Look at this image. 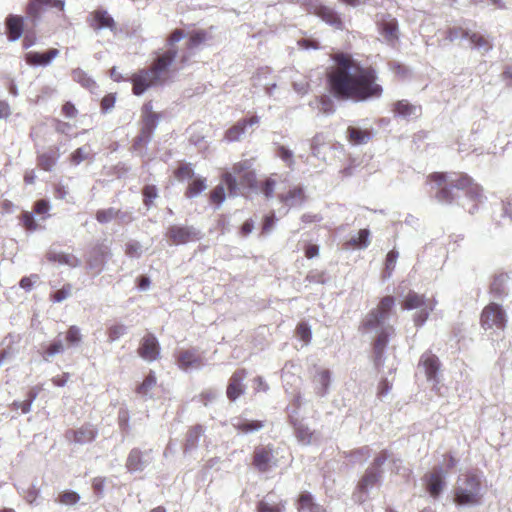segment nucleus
<instances>
[{
	"label": "nucleus",
	"instance_id": "6ab92c4d",
	"mask_svg": "<svg viewBox=\"0 0 512 512\" xmlns=\"http://www.w3.org/2000/svg\"><path fill=\"white\" fill-rule=\"evenodd\" d=\"M313 13L332 27L336 29H342V20L334 8L323 4H318L314 7Z\"/></svg>",
	"mask_w": 512,
	"mask_h": 512
},
{
	"label": "nucleus",
	"instance_id": "09e8293b",
	"mask_svg": "<svg viewBox=\"0 0 512 512\" xmlns=\"http://www.w3.org/2000/svg\"><path fill=\"white\" fill-rule=\"evenodd\" d=\"M116 217L117 209L112 207L108 209L98 210L96 213V219L101 224L109 223L110 221L116 219Z\"/></svg>",
	"mask_w": 512,
	"mask_h": 512
},
{
	"label": "nucleus",
	"instance_id": "7ed1b4c3",
	"mask_svg": "<svg viewBox=\"0 0 512 512\" xmlns=\"http://www.w3.org/2000/svg\"><path fill=\"white\" fill-rule=\"evenodd\" d=\"M428 179L434 182L437 187H440L435 198L441 204L453 203L459 197L460 191H465L466 197L473 202L467 210L470 214H474L478 210V205L485 199L482 188L475 184L473 179L467 174L436 172L431 174Z\"/></svg>",
	"mask_w": 512,
	"mask_h": 512
},
{
	"label": "nucleus",
	"instance_id": "0e129e2a",
	"mask_svg": "<svg viewBox=\"0 0 512 512\" xmlns=\"http://www.w3.org/2000/svg\"><path fill=\"white\" fill-rule=\"evenodd\" d=\"M324 142V136L321 133L316 134L310 142L311 153L314 157L320 158V146Z\"/></svg>",
	"mask_w": 512,
	"mask_h": 512
},
{
	"label": "nucleus",
	"instance_id": "423d86ee",
	"mask_svg": "<svg viewBox=\"0 0 512 512\" xmlns=\"http://www.w3.org/2000/svg\"><path fill=\"white\" fill-rule=\"evenodd\" d=\"M166 237L173 244L181 245L201 239L202 234L201 231L194 226L171 225L166 231Z\"/></svg>",
	"mask_w": 512,
	"mask_h": 512
},
{
	"label": "nucleus",
	"instance_id": "e433bc0d",
	"mask_svg": "<svg viewBox=\"0 0 512 512\" xmlns=\"http://www.w3.org/2000/svg\"><path fill=\"white\" fill-rule=\"evenodd\" d=\"M48 259L53 262H59L60 264L69 265L71 267H77L81 264V260L72 254L66 253H54L48 254Z\"/></svg>",
	"mask_w": 512,
	"mask_h": 512
},
{
	"label": "nucleus",
	"instance_id": "cd10ccee",
	"mask_svg": "<svg viewBox=\"0 0 512 512\" xmlns=\"http://www.w3.org/2000/svg\"><path fill=\"white\" fill-rule=\"evenodd\" d=\"M298 512H326L319 504L314 503L313 497L308 492H303L298 498Z\"/></svg>",
	"mask_w": 512,
	"mask_h": 512
},
{
	"label": "nucleus",
	"instance_id": "13d9d810",
	"mask_svg": "<svg viewBox=\"0 0 512 512\" xmlns=\"http://www.w3.org/2000/svg\"><path fill=\"white\" fill-rule=\"evenodd\" d=\"M125 253L130 258H140L142 255V245L137 241H130L125 246Z\"/></svg>",
	"mask_w": 512,
	"mask_h": 512
},
{
	"label": "nucleus",
	"instance_id": "bf43d9fd",
	"mask_svg": "<svg viewBox=\"0 0 512 512\" xmlns=\"http://www.w3.org/2000/svg\"><path fill=\"white\" fill-rule=\"evenodd\" d=\"M127 332V327L123 324H116L109 328L108 330V339L110 342H114L118 340L121 336L125 335Z\"/></svg>",
	"mask_w": 512,
	"mask_h": 512
},
{
	"label": "nucleus",
	"instance_id": "aec40b11",
	"mask_svg": "<svg viewBox=\"0 0 512 512\" xmlns=\"http://www.w3.org/2000/svg\"><path fill=\"white\" fill-rule=\"evenodd\" d=\"M278 198L280 202L289 208L301 206L306 198L304 187L293 186L286 193L279 194Z\"/></svg>",
	"mask_w": 512,
	"mask_h": 512
},
{
	"label": "nucleus",
	"instance_id": "20e7f679",
	"mask_svg": "<svg viewBox=\"0 0 512 512\" xmlns=\"http://www.w3.org/2000/svg\"><path fill=\"white\" fill-rule=\"evenodd\" d=\"M177 56L175 48H168L167 51L158 55L149 69H142L133 75V93L137 96L142 95L150 86L156 84L173 63Z\"/></svg>",
	"mask_w": 512,
	"mask_h": 512
},
{
	"label": "nucleus",
	"instance_id": "8fccbe9b",
	"mask_svg": "<svg viewBox=\"0 0 512 512\" xmlns=\"http://www.w3.org/2000/svg\"><path fill=\"white\" fill-rule=\"evenodd\" d=\"M369 236L370 232L368 229H361L358 232L357 237H353L350 239V243L359 248H366L370 243Z\"/></svg>",
	"mask_w": 512,
	"mask_h": 512
},
{
	"label": "nucleus",
	"instance_id": "5701e85b",
	"mask_svg": "<svg viewBox=\"0 0 512 512\" xmlns=\"http://www.w3.org/2000/svg\"><path fill=\"white\" fill-rule=\"evenodd\" d=\"M380 33L388 43H394L398 40V22L390 15L382 18L379 23Z\"/></svg>",
	"mask_w": 512,
	"mask_h": 512
},
{
	"label": "nucleus",
	"instance_id": "a18cd8bd",
	"mask_svg": "<svg viewBox=\"0 0 512 512\" xmlns=\"http://www.w3.org/2000/svg\"><path fill=\"white\" fill-rule=\"evenodd\" d=\"M80 495L72 490H66L59 494L58 502L62 505L72 506L79 502Z\"/></svg>",
	"mask_w": 512,
	"mask_h": 512
},
{
	"label": "nucleus",
	"instance_id": "1a4fd4ad",
	"mask_svg": "<svg viewBox=\"0 0 512 512\" xmlns=\"http://www.w3.org/2000/svg\"><path fill=\"white\" fill-rule=\"evenodd\" d=\"M159 124V115L150 112L143 117V125L140 134L135 138L133 148L138 151L142 144L147 145L153 136L155 129Z\"/></svg>",
	"mask_w": 512,
	"mask_h": 512
},
{
	"label": "nucleus",
	"instance_id": "473e14b6",
	"mask_svg": "<svg viewBox=\"0 0 512 512\" xmlns=\"http://www.w3.org/2000/svg\"><path fill=\"white\" fill-rule=\"evenodd\" d=\"M72 433L76 443L86 444L95 438L97 430L92 425L87 424L73 431Z\"/></svg>",
	"mask_w": 512,
	"mask_h": 512
},
{
	"label": "nucleus",
	"instance_id": "f03ea898",
	"mask_svg": "<svg viewBox=\"0 0 512 512\" xmlns=\"http://www.w3.org/2000/svg\"><path fill=\"white\" fill-rule=\"evenodd\" d=\"M394 306L393 296L383 297L378 306L366 315L361 325L364 333L373 335L374 364L377 368L384 364L385 349L395 332L394 327L389 323Z\"/></svg>",
	"mask_w": 512,
	"mask_h": 512
},
{
	"label": "nucleus",
	"instance_id": "37998d69",
	"mask_svg": "<svg viewBox=\"0 0 512 512\" xmlns=\"http://www.w3.org/2000/svg\"><path fill=\"white\" fill-rule=\"evenodd\" d=\"M206 187H207L206 180L204 178H197L189 184V186L187 188L186 196L188 198L197 197L199 194H201L206 189Z\"/></svg>",
	"mask_w": 512,
	"mask_h": 512
},
{
	"label": "nucleus",
	"instance_id": "a19ab883",
	"mask_svg": "<svg viewBox=\"0 0 512 512\" xmlns=\"http://www.w3.org/2000/svg\"><path fill=\"white\" fill-rule=\"evenodd\" d=\"M156 385V376L153 371H150L149 374L145 377L143 382L137 387L136 393L140 396L146 397L149 395V392Z\"/></svg>",
	"mask_w": 512,
	"mask_h": 512
},
{
	"label": "nucleus",
	"instance_id": "f257e3e1",
	"mask_svg": "<svg viewBox=\"0 0 512 512\" xmlns=\"http://www.w3.org/2000/svg\"><path fill=\"white\" fill-rule=\"evenodd\" d=\"M332 59L334 64L328 70L327 83L334 98L355 103L381 98L383 87L378 83L375 68L365 67L344 53H336Z\"/></svg>",
	"mask_w": 512,
	"mask_h": 512
},
{
	"label": "nucleus",
	"instance_id": "5fc2aeb1",
	"mask_svg": "<svg viewBox=\"0 0 512 512\" xmlns=\"http://www.w3.org/2000/svg\"><path fill=\"white\" fill-rule=\"evenodd\" d=\"M294 368H296V366L290 362H287L284 365V367L282 369L281 377L286 384H293L297 381L298 377L292 371V369H294Z\"/></svg>",
	"mask_w": 512,
	"mask_h": 512
},
{
	"label": "nucleus",
	"instance_id": "c85d7f7f",
	"mask_svg": "<svg viewBox=\"0 0 512 512\" xmlns=\"http://www.w3.org/2000/svg\"><path fill=\"white\" fill-rule=\"evenodd\" d=\"M60 155L57 149H50L47 152L39 154L37 157V164L45 171H52L56 165Z\"/></svg>",
	"mask_w": 512,
	"mask_h": 512
},
{
	"label": "nucleus",
	"instance_id": "c03bdc74",
	"mask_svg": "<svg viewBox=\"0 0 512 512\" xmlns=\"http://www.w3.org/2000/svg\"><path fill=\"white\" fill-rule=\"evenodd\" d=\"M276 154L287 165V167L294 169L295 160L292 150L283 145H279L277 147Z\"/></svg>",
	"mask_w": 512,
	"mask_h": 512
},
{
	"label": "nucleus",
	"instance_id": "72a5a7b5",
	"mask_svg": "<svg viewBox=\"0 0 512 512\" xmlns=\"http://www.w3.org/2000/svg\"><path fill=\"white\" fill-rule=\"evenodd\" d=\"M233 426L242 434H249L260 430L263 424L259 421H251L245 418H234Z\"/></svg>",
	"mask_w": 512,
	"mask_h": 512
},
{
	"label": "nucleus",
	"instance_id": "c9c22d12",
	"mask_svg": "<svg viewBox=\"0 0 512 512\" xmlns=\"http://www.w3.org/2000/svg\"><path fill=\"white\" fill-rule=\"evenodd\" d=\"M65 351V345L61 338L54 339L42 353L44 361L49 362L50 359L58 354H62Z\"/></svg>",
	"mask_w": 512,
	"mask_h": 512
},
{
	"label": "nucleus",
	"instance_id": "f8f14e48",
	"mask_svg": "<svg viewBox=\"0 0 512 512\" xmlns=\"http://www.w3.org/2000/svg\"><path fill=\"white\" fill-rule=\"evenodd\" d=\"M176 361L178 367L184 371L200 370L206 365L204 358L195 349L178 352Z\"/></svg>",
	"mask_w": 512,
	"mask_h": 512
},
{
	"label": "nucleus",
	"instance_id": "7c9ffc66",
	"mask_svg": "<svg viewBox=\"0 0 512 512\" xmlns=\"http://www.w3.org/2000/svg\"><path fill=\"white\" fill-rule=\"evenodd\" d=\"M106 263V257L104 251L99 248L95 249L90 255L87 261V268L95 274H99Z\"/></svg>",
	"mask_w": 512,
	"mask_h": 512
},
{
	"label": "nucleus",
	"instance_id": "de8ad7c7",
	"mask_svg": "<svg viewBox=\"0 0 512 512\" xmlns=\"http://www.w3.org/2000/svg\"><path fill=\"white\" fill-rule=\"evenodd\" d=\"M91 152V148L89 145H84L82 147L77 148L71 154V162L74 165H79L81 162L86 160Z\"/></svg>",
	"mask_w": 512,
	"mask_h": 512
},
{
	"label": "nucleus",
	"instance_id": "393cba45",
	"mask_svg": "<svg viewBox=\"0 0 512 512\" xmlns=\"http://www.w3.org/2000/svg\"><path fill=\"white\" fill-rule=\"evenodd\" d=\"M444 479L445 473L441 467L435 468L427 476V489L431 496L437 497L440 494L445 485Z\"/></svg>",
	"mask_w": 512,
	"mask_h": 512
},
{
	"label": "nucleus",
	"instance_id": "c756f323",
	"mask_svg": "<svg viewBox=\"0 0 512 512\" xmlns=\"http://www.w3.org/2000/svg\"><path fill=\"white\" fill-rule=\"evenodd\" d=\"M427 304L424 295H420L414 291H409L402 302V308L404 310L421 309Z\"/></svg>",
	"mask_w": 512,
	"mask_h": 512
},
{
	"label": "nucleus",
	"instance_id": "39448f33",
	"mask_svg": "<svg viewBox=\"0 0 512 512\" xmlns=\"http://www.w3.org/2000/svg\"><path fill=\"white\" fill-rule=\"evenodd\" d=\"M483 496L480 478L475 474L461 475L454 489V501L458 505L475 506Z\"/></svg>",
	"mask_w": 512,
	"mask_h": 512
},
{
	"label": "nucleus",
	"instance_id": "9b49d317",
	"mask_svg": "<svg viewBox=\"0 0 512 512\" xmlns=\"http://www.w3.org/2000/svg\"><path fill=\"white\" fill-rule=\"evenodd\" d=\"M64 7V0H31L27 7V16L35 25L46 8H56L62 11Z\"/></svg>",
	"mask_w": 512,
	"mask_h": 512
},
{
	"label": "nucleus",
	"instance_id": "b1692460",
	"mask_svg": "<svg viewBox=\"0 0 512 512\" xmlns=\"http://www.w3.org/2000/svg\"><path fill=\"white\" fill-rule=\"evenodd\" d=\"M470 48L478 51L481 55H485L493 49L492 40L483 34L472 31L468 37Z\"/></svg>",
	"mask_w": 512,
	"mask_h": 512
},
{
	"label": "nucleus",
	"instance_id": "3c124183",
	"mask_svg": "<svg viewBox=\"0 0 512 512\" xmlns=\"http://www.w3.org/2000/svg\"><path fill=\"white\" fill-rule=\"evenodd\" d=\"M433 308L434 307L432 305H426L425 307L418 309L413 318L414 324L417 327H421L422 325H424Z\"/></svg>",
	"mask_w": 512,
	"mask_h": 512
},
{
	"label": "nucleus",
	"instance_id": "dca6fc26",
	"mask_svg": "<svg viewBox=\"0 0 512 512\" xmlns=\"http://www.w3.org/2000/svg\"><path fill=\"white\" fill-rule=\"evenodd\" d=\"M59 50L50 48L46 52L30 51L25 54V61L34 67H46L59 55Z\"/></svg>",
	"mask_w": 512,
	"mask_h": 512
},
{
	"label": "nucleus",
	"instance_id": "4c0bfd02",
	"mask_svg": "<svg viewBox=\"0 0 512 512\" xmlns=\"http://www.w3.org/2000/svg\"><path fill=\"white\" fill-rule=\"evenodd\" d=\"M37 395H38V391L36 388L30 389L26 395V398L23 401H14L13 402L12 405L14 407V410L17 411L20 409L21 413H23V414L29 413L32 402L36 399Z\"/></svg>",
	"mask_w": 512,
	"mask_h": 512
},
{
	"label": "nucleus",
	"instance_id": "a878e982",
	"mask_svg": "<svg viewBox=\"0 0 512 512\" xmlns=\"http://www.w3.org/2000/svg\"><path fill=\"white\" fill-rule=\"evenodd\" d=\"M331 384V372L328 369H320L313 377L314 390L317 395L323 397L328 393Z\"/></svg>",
	"mask_w": 512,
	"mask_h": 512
},
{
	"label": "nucleus",
	"instance_id": "ea45409f",
	"mask_svg": "<svg viewBox=\"0 0 512 512\" xmlns=\"http://www.w3.org/2000/svg\"><path fill=\"white\" fill-rule=\"evenodd\" d=\"M83 336L81 334V330L78 326L72 325L69 327L65 334V341L67 343V347H78L82 342Z\"/></svg>",
	"mask_w": 512,
	"mask_h": 512
},
{
	"label": "nucleus",
	"instance_id": "6e6552de",
	"mask_svg": "<svg viewBox=\"0 0 512 512\" xmlns=\"http://www.w3.org/2000/svg\"><path fill=\"white\" fill-rule=\"evenodd\" d=\"M253 465L259 472H268L278 466L274 450L270 446H258L254 450Z\"/></svg>",
	"mask_w": 512,
	"mask_h": 512
},
{
	"label": "nucleus",
	"instance_id": "6e6d98bb",
	"mask_svg": "<svg viewBox=\"0 0 512 512\" xmlns=\"http://www.w3.org/2000/svg\"><path fill=\"white\" fill-rule=\"evenodd\" d=\"M296 333L304 343L308 344L311 341L312 331L311 327L307 323H299L296 327Z\"/></svg>",
	"mask_w": 512,
	"mask_h": 512
},
{
	"label": "nucleus",
	"instance_id": "052dcab7",
	"mask_svg": "<svg viewBox=\"0 0 512 512\" xmlns=\"http://www.w3.org/2000/svg\"><path fill=\"white\" fill-rule=\"evenodd\" d=\"M504 281L505 279L503 275L495 277L491 283V293H493L495 296L503 295L505 293Z\"/></svg>",
	"mask_w": 512,
	"mask_h": 512
},
{
	"label": "nucleus",
	"instance_id": "ddd939ff",
	"mask_svg": "<svg viewBox=\"0 0 512 512\" xmlns=\"http://www.w3.org/2000/svg\"><path fill=\"white\" fill-rule=\"evenodd\" d=\"M246 377L247 372L245 369H238L231 375L226 389V395L230 401H236L245 393L246 386L244 385V380Z\"/></svg>",
	"mask_w": 512,
	"mask_h": 512
},
{
	"label": "nucleus",
	"instance_id": "603ef678",
	"mask_svg": "<svg viewBox=\"0 0 512 512\" xmlns=\"http://www.w3.org/2000/svg\"><path fill=\"white\" fill-rule=\"evenodd\" d=\"M223 183H224V185L226 186V188L228 190L229 196H236L237 195L238 184H237L236 177L232 173L226 172L223 175Z\"/></svg>",
	"mask_w": 512,
	"mask_h": 512
},
{
	"label": "nucleus",
	"instance_id": "4be33fe9",
	"mask_svg": "<svg viewBox=\"0 0 512 512\" xmlns=\"http://www.w3.org/2000/svg\"><path fill=\"white\" fill-rule=\"evenodd\" d=\"M392 112L395 117H401L404 119H412L420 116L421 108L413 105L407 100H399L393 104Z\"/></svg>",
	"mask_w": 512,
	"mask_h": 512
},
{
	"label": "nucleus",
	"instance_id": "bb28decb",
	"mask_svg": "<svg viewBox=\"0 0 512 512\" xmlns=\"http://www.w3.org/2000/svg\"><path fill=\"white\" fill-rule=\"evenodd\" d=\"M471 21L462 20L458 26L449 27L446 30V39L450 42H454L456 40H468L471 29L469 27Z\"/></svg>",
	"mask_w": 512,
	"mask_h": 512
},
{
	"label": "nucleus",
	"instance_id": "58836bf2",
	"mask_svg": "<svg viewBox=\"0 0 512 512\" xmlns=\"http://www.w3.org/2000/svg\"><path fill=\"white\" fill-rule=\"evenodd\" d=\"M286 502H270L269 500H262L257 505V512H285Z\"/></svg>",
	"mask_w": 512,
	"mask_h": 512
},
{
	"label": "nucleus",
	"instance_id": "f3484780",
	"mask_svg": "<svg viewBox=\"0 0 512 512\" xmlns=\"http://www.w3.org/2000/svg\"><path fill=\"white\" fill-rule=\"evenodd\" d=\"M379 480V473L375 469H370L360 480L357 491L354 493L355 500L364 502L371 488H373Z\"/></svg>",
	"mask_w": 512,
	"mask_h": 512
},
{
	"label": "nucleus",
	"instance_id": "a211bd4d",
	"mask_svg": "<svg viewBox=\"0 0 512 512\" xmlns=\"http://www.w3.org/2000/svg\"><path fill=\"white\" fill-rule=\"evenodd\" d=\"M7 38L15 42L21 38L24 31V18L19 15L9 14L5 19Z\"/></svg>",
	"mask_w": 512,
	"mask_h": 512
},
{
	"label": "nucleus",
	"instance_id": "338daca9",
	"mask_svg": "<svg viewBox=\"0 0 512 512\" xmlns=\"http://www.w3.org/2000/svg\"><path fill=\"white\" fill-rule=\"evenodd\" d=\"M292 87L297 94L304 96L308 93L310 85L307 80L301 79L294 80L292 83Z\"/></svg>",
	"mask_w": 512,
	"mask_h": 512
},
{
	"label": "nucleus",
	"instance_id": "79ce46f5",
	"mask_svg": "<svg viewBox=\"0 0 512 512\" xmlns=\"http://www.w3.org/2000/svg\"><path fill=\"white\" fill-rule=\"evenodd\" d=\"M293 425L296 430V436L302 444L308 445L313 442V440H314L313 432H311L307 427H304L301 423L294 422Z\"/></svg>",
	"mask_w": 512,
	"mask_h": 512
},
{
	"label": "nucleus",
	"instance_id": "e2e57ef3",
	"mask_svg": "<svg viewBox=\"0 0 512 512\" xmlns=\"http://www.w3.org/2000/svg\"><path fill=\"white\" fill-rule=\"evenodd\" d=\"M178 180L191 179L194 176V171L191 164H184L180 166L175 172Z\"/></svg>",
	"mask_w": 512,
	"mask_h": 512
},
{
	"label": "nucleus",
	"instance_id": "9d476101",
	"mask_svg": "<svg viewBox=\"0 0 512 512\" xmlns=\"http://www.w3.org/2000/svg\"><path fill=\"white\" fill-rule=\"evenodd\" d=\"M418 368L423 369L427 381L433 384V388H436L440 382V361L438 357L430 352H425L420 358Z\"/></svg>",
	"mask_w": 512,
	"mask_h": 512
},
{
	"label": "nucleus",
	"instance_id": "2f4dec72",
	"mask_svg": "<svg viewBox=\"0 0 512 512\" xmlns=\"http://www.w3.org/2000/svg\"><path fill=\"white\" fill-rule=\"evenodd\" d=\"M347 135L349 141L353 145L366 144L371 139V133L367 130H363L359 127L350 126L347 128Z\"/></svg>",
	"mask_w": 512,
	"mask_h": 512
},
{
	"label": "nucleus",
	"instance_id": "4d7b16f0",
	"mask_svg": "<svg viewBox=\"0 0 512 512\" xmlns=\"http://www.w3.org/2000/svg\"><path fill=\"white\" fill-rule=\"evenodd\" d=\"M207 38V33L204 30H199L194 32L187 41V46L189 49H194L203 43Z\"/></svg>",
	"mask_w": 512,
	"mask_h": 512
},
{
	"label": "nucleus",
	"instance_id": "2eb2a0df",
	"mask_svg": "<svg viewBox=\"0 0 512 512\" xmlns=\"http://www.w3.org/2000/svg\"><path fill=\"white\" fill-rule=\"evenodd\" d=\"M87 23L94 31L102 29L114 31L116 28L113 17L104 9H97L91 12L87 18Z\"/></svg>",
	"mask_w": 512,
	"mask_h": 512
},
{
	"label": "nucleus",
	"instance_id": "0eeeda50",
	"mask_svg": "<svg viewBox=\"0 0 512 512\" xmlns=\"http://www.w3.org/2000/svg\"><path fill=\"white\" fill-rule=\"evenodd\" d=\"M506 324V315L501 305L491 303L486 306L481 315V325L484 329H503Z\"/></svg>",
	"mask_w": 512,
	"mask_h": 512
},
{
	"label": "nucleus",
	"instance_id": "412c9836",
	"mask_svg": "<svg viewBox=\"0 0 512 512\" xmlns=\"http://www.w3.org/2000/svg\"><path fill=\"white\" fill-rule=\"evenodd\" d=\"M258 123V116H252L250 119H241L225 132V139L229 142L238 141L245 133L248 126H253Z\"/></svg>",
	"mask_w": 512,
	"mask_h": 512
},
{
	"label": "nucleus",
	"instance_id": "680f3d73",
	"mask_svg": "<svg viewBox=\"0 0 512 512\" xmlns=\"http://www.w3.org/2000/svg\"><path fill=\"white\" fill-rule=\"evenodd\" d=\"M398 256H399V253L395 249L388 252V254L386 256V263H385V271L387 273V277L391 276V272L395 267Z\"/></svg>",
	"mask_w": 512,
	"mask_h": 512
},
{
	"label": "nucleus",
	"instance_id": "774afa93",
	"mask_svg": "<svg viewBox=\"0 0 512 512\" xmlns=\"http://www.w3.org/2000/svg\"><path fill=\"white\" fill-rule=\"evenodd\" d=\"M39 280V276L37 274H31L30 276L23 277L19 285L25 291H30L33 285Z\"/></svg>",
	"mask_w": 512,
	"mask_h": 512
},
{
	"label": "nucleus",
	"instance_id": "864d4df0",
	"mask_svg": "<svg viewBox=\"0 0 512 512\" xmlns=\"http://www.w3.org/2000/svg\"><path fill=\"white\" fill-rule=\"evenodd\" d=\"M158 196V191L156 186L154 185H146L143 188V202L144 205L149 209L153 203V200L156 199Z\"/></svg>",
	"mask_w": 512,
	"mask_h": 512
},
{
	"label": "nucleus",
	"instance_id": "4468645a",
	"mask_svg": "<svg viewBox=\"0 0 512 512\" xmlns=\"http://www.w3.org/2000/svg\"><path fill=\"white\" fill-rule=\"evenodd\" d=\"M138 353L141 358L148 362H153L159 358L160 345L155 335L148 333L142 338Z\"/></svg>",
	"mask_w": 512,
	"mask_h": 512
},
{
	"label": "nucleus",
	"instance_id": "f704fd0d",
	"mask_svg": "<svg viewBox=\"0 0 512 512\" xmlns=\"http://www.w3.org/2000/svg\"><path fill=\"white\" fill-rule=\"evenodd\" d=\"M146 466V461L143 460L141 452L137 449H133L126 462V467L130 472L142 471Z\"/></svg>",
	"mask_w": 512,
	"mask_h": 512
},
{
	"label": "nucleus",
	"instance_id": "49530a36",
	"mask_svg": "<svg viewBox=\"0 0 512 512\" xmlns=\"http://www.w3.org/2000/svg\"><path fill=\"white\" fill-rule=\"evenodd\" d=\"M72 77L74 81L80 83L85 88H91L95 85L93 79H91L86 72L80 68H76L72 71Z\"/></svg>",
	"mask_w": 512,
	"mask_h": 512
},
{
	"label": "nucleus",
	"instance_id": "69168bd1",
	"mask_svg": "<svg viewBox=\"0 0 512 512\" xmlns=\"http://www.w3.org/2000/svg\"><path fill=\"white\" fill-rule=\"evenodd\" d=\"M226 198L225 188L223 184L216 186L211 192V200L218 205L222 204Z\"/></svg>",
	"mask_w": 512,
	"mask_h": 512
}]
</instances>
